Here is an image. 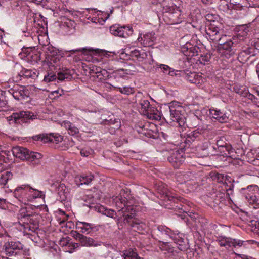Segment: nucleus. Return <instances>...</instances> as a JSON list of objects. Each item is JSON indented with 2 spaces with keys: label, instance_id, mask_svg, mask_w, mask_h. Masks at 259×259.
<instances>
[{
  "label": "nucleus",
  "instance_id": "59",
  "mask_svg": "<svg viewBox=\"0 0 259 259\" xmlns=\"http://www.w3.org/2000/svg\"><path fill=\"white\" fill-rule=\"evenodd\" d=\"M80 154L82 156L87 157L90 154V151L82 149L80 151Z\"/></svg>",
  "mask_w": 259,
  "mask_h": 259
},
{
  "label": "nucleus",
  "instance_id": "26",
  "mask_svg": "<svg viewBox=\"0 0 259 259\" xmlns=\"http://www.w3.org/2000/svg\"><path fill=\"white\" fill-rule=\"evenodd\" d=\"M160 199L164 201H172L174 203H177L179 201L183 202L184 200L182 197L177 194H172L169 192H163L162 194L161 195Z\"/></svg>",
  "mask_w": 259,
  "mask_h": 259
},
{
  "label": "nucleus",
  "instance_id": "6",
  "mask_svg": "<svg viewBox=\"0 0 259 259\" xmlns=\"http://www.w3.org/2000/svg\"><path fill=\"white\" fill-rule=\"evenodd\" d=\"M152 237L160 242L167 243L170 238L171 230L163 226H160L152 230Z\"/></svg>",
  "mask_w": 259,
  "mask_h": 259
},
{
  "label": "nucleus",
  "instance_id": "62",
  "mask_svg": "<svg viewBox=\"0 0 259 259\" xmlns=\"http://www.w3.org/2000/svg\"><path fill=\"white\" fill-rule=\"evenodd\" d=\"M64 125L65 127L68 129V131L71 128V127L72 126L73 124L69 121H67L64 123Z\"/></svg>",
  "mask_w": 259,
  "mask_h": 259
},
{
  "label": "nucleus",
  "instance_id": "54",
  "mask_svg": "<svg viewBox=\"0 0 259 259\" xmlns=\"http://www.w3.org/2000/svg\"><path fill=\"white\" fill-rule=\"evenodd\" d=\"M78 133L79 130L73 125H72V127H71V128L69 131V134L71 135H74L75 134H77Z\"/></svg>",
  "mask_w": 259,
  "mask_h": 259
},
{
  "label": "nucleus",
  "instance_id": "23",
  "mask_svg": "<svg viewBox=\"0 0 259 259\" xmlns=\"http://www.w3.org/2000/svg\"><path fill=\"white\" fill-rule=\"evenodd\" d=\"M204 131L202 129L197 128L194 130L187 135L186 138V143L190 144L194 142L197 139H199L201 135L203 133Z\"/></svg>",
  "mask_w": 259,
  "mask_h": 259
},
{
  "label": "nucleus",
  "instance_id": "32",
  "mask_svg": "<svg viewBox=\"0 0 259 259\" xmlns=\"http://www.w3.org/2000/svg\"><path fill=\"white\" fill-rule=\"evenodd\" d=\"M41 158L42 155L40 153L30 151L27 156V160L34 162V163L35 164L38 163L39 160Z\"/></svg>",
  "mask_w": 259,
  "mask_h": 259
},
{
  "label": "nucleus",
  "instance_id": "4",
  "mask_svg": "<svg viewBox=\"0 0 259 259\" xmlns=\"http://www.w3.org/2000/svg\"><path fill=\"white\" fill-rule=\"evenodd\" d=\"M208 205L215 210H219L226 206V200L225 194L219 192H215L208 196L206 199Z\"/></svg>",
  "mask_w": 259,
  "mask_h": 259
},
{
  "label": "nucleus",
  "instance_id": "35",
  "mask_svg": "<svg viewBox=\"0 0 259 259\" xmlns=\"http://www.w3.org/2000/svg\"><path fill=\"white\" fill-rule=\"evenodd\" d=\"M13 178V174L10 171H6L2 174L0 177V183L5 185L9 180H11Z\"/></svg>",
  "mask_w": 259,
  "mask_h": 259
},
{
  "label": "nucleus",
  "instance_id": "8",
  "mask_svg": "<svg viewBox=\"0 0 259 259\" xmlns=\"http://www.w3.org/2000/svg\"><path fill=\"white\" fill-rule=\"evenodd\" d=\"M217 148L219 152L222 153V155L226 157H232L233 155V149L231 145L228 144L224 137H222L217 141Z\"/></svg>",
  "mask_w": 259,
  "mask_h": 259
},
{
  "label": "nucleus",
  "instance_id": "10",
  "mask_svg": "<svg viewBox=\"0 0 259 259\" xmlns=\"http://www.w3.org/2000/svg\"><path fill=\"white\" fill-rule=\"evenodd\" d=\"M183 154L182 150L172 151L169 153L167 160L175 168H178L185 160Z\"/></svg>",
  "mask_w": 259,
  "mask_h": 259
},
{
  "label": "nucleus",
  "instance_id": "57",
  "mask_svg": "<svg viewBox=\"0 0 259 259\" xmlns=\"http://www.w3.org/2000/svg\"><path fill=\"white\" fill-rule=\"evenodd\" d=\"M97 72H98L99 74H101L103 76L104 78L109 77L108 72L105 70L97 71Z\"/></svg>",
  "mask_w": 259,
  "mask_h": 259
},
{
  "label": "nucleus",
  "instance_id": "14",
  "mask_svg": "<svg viewBox=\"0 0 259 259\" xmlns=\"http://www.w3.org/2000/svg\"><path fill=\"white\" fill-rule=\"evenodd\" d=\"M139 104L141 109L143 110V113L144 114L147 115V116L150 118H156L157 113H155V111L157 112L158 110L151 107L148 100L141 99L139 101Z\"/></svg>",
  "mask_w": 259,
  "mask_h": 259
},
{
  "label": "nucleus",
  "instance_id": "49",
  "mask_svg": "<svg viewBox=\"0 0 259 259\" xmlns=\"http://www.w3.org/2000/svg\"><path fill=\"white\" fill-rule=\"evenodd\" d=\"M218 16L215 15H213L212 14H208L206 15L205 18L208 21H210L212 22L211 23L215 24V20L218 18Z\"/></svg>",
  "mask_w": 259,
  "mask_h": 259
},
{
  "label": "nucleus",
  "instance_id": "27",
  "mask_svg": "<svg viewBox=\"0 0 259 259\" xmlns=\"http://www.w3.org/2000/svg\"><path fill=\"white\" fill-rule=\"evenodd\" d=\"M103 123L106 125L113 126V128H119L120 126V122L118 119L115 118L113 115L109 116L108 119H105Z\"/></svg>",
  "mask_w": 259,
  "mask_h": 259
},
{
  "label": "nucleus",
  "instance_id": "12",
  "mask_svg": "<svg viewBox=\"0 0 259 259\" xmlns=\"http://www.w3.org/2000/svg\"><path fill=\"white\" fill-rule=\"evenodd\" d=\"M170 119L176 122L180 127H184L186 122V119L181 111L174 107H169Z\"/></svg>",
  "mask_w": 259,
  "mask_h": 259
},
{
  "label": "nucleus",
  "instance_id": "11",
  "mask_svg": "<svg viewBox=\"0 0 259 259\" xmlns=\"http://www.w3.org/2000/svg\"><path fill=\"white\" fill-rule=\"evenodd\" d=\"M9 92L13 97L17 100H27L29 98V92L24 87L14 85L9 90Z\"/></svg>",
  "mask_w": 259,
  "mask_h": 259
},
{
  "label": "nucleus",
  "instance_id": "1",
  "mask_svg": "<svg viewBox=\"0 0 259 259\" xmlns=\"http://www.w3.org/2000/svg\"><path fill=\"white\" fill-rule=\"evenodd\" d=\"M113 201L117 208L119 209L117 213L124 218L125 221L131 226L135 227L142 224V222L135 218L136 206L128 204L127 199L123 197L120 193L118 196L112 197Z\"/></svg>",
  "mask_w": 259,
  "mask_h": 259
},
{
  "label": "nucleus",
  "instance_id": "36",
  "mask_svg": "<svg viewBox=\"0 0 259 259\" xmlns=\"http://www.w3.org/2000/svg\"><path fill=\"white\" fill-rule=\"evenodd\" d=\"M18 218L19 220V223H23V224H26L27 225H28L29 224H32L33 225H36L38 222H33L31 221V218L29 217L26 216H23V215L18 213Z\"/></svg>",
  "mask_w": 259,
  "mask_h": 259
},
{
  "label": "nucleus",
  "instance_id": "50",
  "mask_svg": "<svg viewBox=\"0 0 259 259\" xmlns=\"http://www.w3.org/2000/svg\"><path fill=\"white\" fill-rule=\"evenodd\" d=\"M128 66H130L129 69H127L126 68H122V71H123L124 73H125L126 75H132L133 74V72H135V67L131 64H129Z\"/></svg>",
  "mask_w": 259,
  "mask_h": 259
},
{
  "label": "nucleus",
  "instance_id": "17",
  "mask_svg": "<svg viewBox=\"0 0 259 259\" xmlns=\"http://www.w3.org/2000/svg\"><path fill=\"white\" fill-rule=\"evenodd\" d=\"M255 55V48L252 46L244 47L241 49V51L238 55V60L243 63L247 61L249 59V56H253Z\"/></svg>",
  "mask_w": 259,
  "mask_h": 259
},
{
  "label": "nucleus",
  "instance_id": "37",
  "mask_svg": "<svg viewBox=\"0 0 259 259\" xmlns=\"http://www.w3.org/2000/svg\"><path fill=\"white\" fill-rule=\"evenodd\" d=\"M79 242L82 246H91L94 245L95 241L91 238L82 235V236H81Z\"/></svg>",
  "mask_w": 259,
  "mask_h": 259
},
{
  "label": "nucleus",
  "instance_id": "21",
  "mask_svg": "<svg viewBox=\"0 0 259 259\" xmlns=\"http://www.w3.org/2000/svg\"><path fill=\"white\" fill-rule=\"evenodd\" d=\"M94 228V225L85 222L77 221L76 229L79 230L82 233L89 234Z\"/></svg>",
  "mask_w": 259,
  "mask_h": 259
},
{
  "label": "nucleus",
  "instance_id": "64",
  "mask_svg": "<svg viewBox=\"0 0 259 259\" xmlns=\"http://www.w3.org/2000/svg\"><path fill=\"white\" fill-rule=\"evenodd\" d=\"M1 152L5 156L6 155L7 156H10L11 152L7 150H2L1 151Z\"/></svg>",
  "mask_w": 259,
  "mask_h": 259
},
{
  "label": "nucleus",
  "instance_id": "56",
  "mask_svg": "<svg viewBox=\"0 0 259 259\" xmlns=\"http://www.w3.org/2000/svg\"><path fill=\"white\" fill-rule=\"evenodd\" d=\"M115 73L117 74L121 77H124L126 75L125 73H124L123 71H122V68L117 70L115 72Z\"/></svg>",
  "mask_w": 259,
  "mask_h": 259
},
{
  "label": "nucleus",
  "instance_id": "61",
  "mask_svg": "<svg viewBox=\"0 0 259 259\" xmlns=\"http://www.w3.org/2000/svg\"><path fill=\"white\" fill-rule=\"evenodd\" d=\"M30 2L35 3L36 4H44L45 3L46 0H29Z\"/></svg>",
  "mask_w": 259,
  "mask_h": 259
},
{
  "label": "nucleus",
  "instance_id": "53",
  "mask_svg": "<svg viewBox=\"0 0 259 259\" xmlns=\"http://www.w3.org/2000/svg\"><path fill=\"white\" fill-rule=\"evenodd\" d=\"M8 208V204L6 199L0 198V208L6 209Z\"/></svg>",
  "mask_w": 259,
  "mask_h": 259
},
{
  "label": "nucleus",
  "instance_id": "33",
  "mask_svg": "<svg viewBox=\"0 0 259 259\" xmlns=\"http://www.w3.org/2000/svg\"><path fill=\"white\" fill-rule=\"evenodd\" d=\"M31 189V188L28 185L22 186L15 190L14 195L15 197L24 195L28 191H30Z\"/></svg>",
  "mask_w": 259,
  "mask_h": 259
},
{
  "label": "nucleus",
  "instance_id": "41",
  "mask_svg": "<svg viewBox=\"0 0 259 259\" xmlns=\"http://www.w3.org/2000/svg\"><path fill=\"white\" fill-rule=\"evenodd\" d=\"M178 248L182 251H185L189 248L188 243L184 241V239L178 240L177 242Z\"/></svg>",
  "mask_w": 259,
  "mask_h": 259
},
{
  "label": "nucleus",
  "instance_id": "20",
  "mask_svg": "<svg viewBox=\"0 0 259 259\" xmlns=\"http://www.w3.org/2000/svg\"><path fill=\"white\" fill-rule=\"evenodd\" d=\"M19 213L23 215V216L25 215L31 218L32 222H39V216L36 212L33 211V208L31 206L21 208L19 211Z\"/></svg>",
  "mask_w": 259,
  "mask_h": 259
},
{
  "label": "nucleus",
  "instance_id": "24",
  "mask_svg": "<svg viewBox=\"0 0 259 259\" xmlns=\"http://www.w3.org/2000/svg\"><path fill=\"white\" fill-rule=\"evenodd\" d=\"M22 70L18 75L20 77H24L27 78L35 79L38 75L39 73L36 69H27L21 67Z\"/></svg>",
  "mask_w": 259,
  "mask_h": 259
},
{
  "label": "nucleus",
  "instance_id": "51",
  "mask_svg": "<svg viewBox=\"0 0 259 259\" xmlns=\"http://www.w3.org/2000/svg\"><path fill=\"white\" fill-rule=\"evenodd\" d=\"M87 51H88V49H87L86 48H78V49L71 50L68 51V52L70 53L69 54V55H70L71 54H73L77 52H83L84 53H87Z\"/></svg>",
  "mask_w": 259,
  "mask_h": 259
},
{
  "label": "nucleus",
  "instance_id": "15",
  "mask_svg": "<svg viewBox=\"0 0 259 259\" xmlns=\"http://www.w3.org/2000/svg\"><path fill=\"white\" fill-rule=\"evenodd\" d=\"M218 242L220 246L225 247L228 250L231 247H240L243 244L244 242H245V241L242 240L227 237L220 239Z\"/></svg>",
  "mask_w": 259,
  "mask_h": 259
},
{
  "label": "nucleus",
  "instance_id": "13",
  "mask_svg": "<svg viewBox=\"0 0 259 259\" xmlns=\"http://www.w3.org/2000/svg\"><path fill=\"white\" fill-rule=\"evenodd\" d=\"M219 25H217L215 24L210 23L206 28V34L209 38L213 41L219 40L220 36H222L220 33L221 24L219 23Z\"/></svg>",
  "mask_w": 259,
  "mask_h": 259
},
{
  "label": "nucleus",
  "instance_id": "19",
  "mask_svg": "<svg viewBox=\"0 0 259 259\" xmlns=\"http://www.w3.org/2000/svg\"><path fill=\"white\" fill-rule=\"evenodd\" d=\"M37 140L41 139L44 142H52L58 143L62 142L63 140V137L62 136L59 135L58 134H50L49 135H38L36 136Z\"/></svg>",
  "mask_w": 259,
  "mask_h": 259
},
{
  "label": "nucleus",
  "instance_id": "5",
  "mask_svg": "<svg viewBox=\"0 0 259 259\" xmlns=\"http://www.w3.org/2000/svg\"><path fill=\"white\" fill-rule=\"evenodd\" d=\"M23 245L19 241H7L4 245H0V250L6 255L9 256H16L21 252Z\"/></svg>",
  "mask_w": 259,
  "mask_h": 259
},
{
  "label": "nucleus",
  "instance_id": "42",
  "mask_svg": "<svg viewBox=\"0 0 259 259\" xmlns=\"http://www.w3.org/2000/svg\"><path fill=\"white\" fill-rule=\"evenodd\" d=\"M252 97L251 98V100L256 103H259V88H255L252 90Z\"/></svg>",
  "mask_w": 259,
  "mask_h": 259
},
{
  "label": "nucleus",
  "instance_id": "3",
  "mask_svg": "<svg viewBox=\"0 0 259 259\" xmlns=\"http://www.w3.org/2000/svg\"><path fill=\"white\" fill-rule=\"evenodd\" d=\"M74 73V70L73 69L63 68L57 73V75L52 72L48 73L47 75L45 76L44 81L46 82L55 81L56 79L60 81H69L73 78Z\"/></svg>",
  "mask_w": 259,
  "mask_h": 259
},
{
  "label": "nucleus",
  "instance_id": "52",
  "mask_svg": "<svg viewBox=\"0 0 259 259\" xmlns=\"http://www.w3.org/2000/svg\"><path fill=\"white\" fill-rule=\"evenodd\" d=\"M72 236L77 240L80 241L81 239V236H82V234L79 233L77 231H71Z\"/></svg>",
  "mask_w": 259,
  "mask_h": 259
},
{
  "label": "nucleus",
  "instance_id": "31",
  "mask_svg": "<svg viewBox=\"0 0 259 259\" xmlns=\"http://www.w3.org/2000/svg\"><path fill=\"white\" fill-rule=\"evenodd\" d=\"M211 177L213 180L216 181L218 183H223L224 181H225V183H226V181L227 180L229 181V178H231L230 177L225 176L223 174L218 172L212 173ZM230 182L231 181H229V182Z\"/></svg>",
  "mask_w": 259,
  "mask_h": 259
},
{
  "label": "nucleus",
  "instance_id": "39",
  "mask_svg": "<svg viewBox=\"0 0 259 259\" xmlns=\"http://www.w3.org/2000/svg\"><path fill=\"white\" fill-rule=\"evenodd\" d=\"M188 79L192 83L196 84L199 83L200 81H202L201 76L195 73H191Z\"/></svg>",
  "mask_w": 259,
  "mask_h": 259
},
{
  "label": "nucleus",
  "instance_id": "16",
  "mask_svg": "<svg viewBox=\"0 0 259 259\" xmlns=\"http://www.w3.org/2000/svg\"><path fill=\"white\" fill-rule=\"evenodd\" d=\"M233 42L231 40L225 41V43L219 44L218 45V51L222 55L229 57L234 54V51L232 49Z\"/></svg>",
  "mask_w": 259,
  "mask_h": 259
},
{
  "label": "nucleus",
  "instance_id": "40",
  "mask_svg": "<svg viewBox=\"0 0 259 259\" xmlns=\"http://www.w3.org/2000/svg\"><path fill=\"white\" fill-rule=\"evenodd\" d=\"M118 89L120 93L126 95L132 94L135 92V89L130 87L125 86L118 88Z\"/></svg>",
  "mask_w": 259,
  "mask_h": 259
},
{
  "label": "nucleus",
  "instance_id": "47",
  "mask_svg": "<svg viewBox=\"0 0 259 259\" xmlns=\"http://www.w3.org/2000/svg\"><path fill=\"white\" fill-rule=\"evenodd\" d=\"M124 255H125V259H141L137 253L133 250L129 251L127 254H124Z\"/></svg>",
  "mask_w": 259,
  "mask_h": 259
},
{
  "label": "nucleus",
  "instance_id": "44",
  "mask_svg": "<svg viewBox=\"0 0 259 259\" xmlns=\"http://www.w3.org/2000/svg\"><path fill=\"white\" fill-rule=\"evenodd\" d=\"M48 51L50 54V56H52L51 60L54 62H56V59H58V57H56L54 59H53V58H54L55 56L57 55L58 53H59L58 50L53 47H49L48 48Z\"/></svg>",
  "mask_w": 259,
  "mask_h": 259
},
{
  "label": "nucleus",
  "instance_id": "45",
  "mask_svg": "<svg viewBox=\"0 0 259 259\" xmlns=\"http://www.w3.org/2000/svg\"><path fill=\"white\" fill-rule=\"evenodd\" d=\"M182 53L186 56L190 57L191 51V46L190 44H186L181 49Z\"/></svg>",
  "mask_w": 259,
  "mask_h": 259
},
{
  "label": "nucleus",
  "instance_id": "9",
  "mask_svg": "<svg viewBox=\"0 0 259 259\" xmlns=\"http://www.w3.org/2000/svg\"><path fill=\"white\" fill-rule=\"evenodd\" d=\"M14 120L16 123L21 124L27 122L28 119H33L36 118V115L30 111H22L19 112L13 113L10 117Z\"/></svg>",
  "mask_w": 259,
  "mask_h": 259
},
{
  "label": "nucleus",
  "instance_id": "60",
  "mask_svg": "<svg viewBox=\"0 0 259 259\" xmlns=\"http://www.w3.org/2000/svg\"><path fill=\"white\" fill-rule=\"evenodd\" d=\"M160 68L162 70L163 72H165L169 69V67L167 65L164 64H160Z\"/></svg>",
  "mask_w": 259,
  "mask_h": 259
},
{
  "label": "nucleus",
  "instance_id": "2",
  "mask_svg": "<svg viewBox=\"0 0 259 259\" xmlns=\"http://www.w3.org/2000/svg\"><path fill=\"white\" fill-rule=\"evenodd\" d=\"M258 192V187L256 185H249L246 188H242L240 193L248 203L254 205V208L259 207V197L256 196Z\"/></svg>",
  "mask_w": 259,
  "mask_h": 259
},
{
  "label": "nucleus",
  "instance_id": "22",
  "mask_svg": "<svg viewBox=\"0 0 259 259\" xmlns=\"http://www.w3.org/2000/svg\"><path fill=\"white\" fill-rule=\"evenodd\" d=\"M57 191L59 197L58 200L61 202L66 201L69 196V191L65 184H59L57 187Z\"/></svg>",
  "mask_w": 259,
  "mask_h": 259
},
{
  "label": "nucleus",
  "instance_id": "55",
  "mask_svg": "<svg viewBox=\"0 0 259 259\" xmlns=\"http://www.w3.org/2000/svg\"><path fill=\"white\" fill-rule=\"evenodd\" d=\"M190 54V57L199 55V54H198V51L196 50L195 47H193V46H191V51Z\"/></svg>",
  "mask_w": 259,
  "mask_h": 259
},
{
  "label": "nucleus",
  "instance_id": "7",
  "mask_svg": "<svg viewBox=\"0 0 259 259\" xmlns=\"http://www.w3.org/2000/svg\"><path fill=\"white\" fill-rule=\"evenodd\" d=\"M111 33L115 36L126 38L133 33V29L131 27L128 26H120L115 24L110 27Z\"/></svg>",
  "mask_w": 259,
  "mask_h": 259
},
{
  "label": "nucleus",
  "instance_id": "28",
  "mask_svg": "<svg viewBox=\"0 0 259 259\" xmlns=\"http://www.w3.org/2000/svg\"><path fill=\"white\" fill-rule=\"evenodd\" d=\"M84 203V206L89 207L90 209H94L95 210L97 209V205H100L99 204L96 203V200L92 195H88L83 199Z\"/></svg>",
  "mask_w": 259,
  "mask_h": 259
},
{
  "label": "nucleus",
  "instance_id": "43",
  "mask_svg": "<svg viewBox=\"0 0 259 259\" xmlns=\"http://www.w3.org/2000/svg\"><path fill=\"white\" fill-rule=\"evenodd\" d=\"M131 56L132 57H136L137 59L140 60L141 59H144V56H146L145 53L143 52V53H141L140 51L135 49L133 51H131Z\"/></svg>",
  "mask_w": 259,
  "mask_h": 259
},
{
  "label": "nucleus",
  "instance_id": "30",
  "mask_svg": "<svg viewBox=\"0 0 259 259\" xmlns=\"http://www.w3.org/2000/svg\"><path fill=\"white\" fill-rule=\"evenodd\" d=\"M97 206L98 207L96 210L98 212L101 213L107 217L112 218H115V215H116L117 213L114 211V210L112 209H108L105 208L103 206L100 205Z\"/></svg>",
  "mask_w": 259,
  "mask_h": 259
},
{
  "label": "nucleus",
  "instance_id": "25",
  "mask_svg": "<svg viewBox=\"0 0 259 259\" xmlns=\"http://www.w3.org/2000/svg\"><path fill=\"white\" fill-rule=\"evenodd\" d=\"M210 115L212 118L217 119L219 122H226L228 118L220 110L211 109L209 110Z\"/></svg>",
  "mask_w": 259,
  "mask_h": 259
},
{
  "label": "nucleus",
  "instance_id": "38",
  "mask_svg": "<svg viewBox=\"0 0 259 259\" xmlns=\"http://www.w3.org/2000/svg\"><path fill=\"white\" fill-rule=\"evenodd\" d=\"M236 93L242 97L247 98L251 100V98L252 97V92H249L248 90L246 87H243L242 89H238Z\"/></svg>",
  "mask_w": 259,
  "mask_h": 259
},
{
  "label": "nucleus",
  "instance_id": "46",
  "mask_svg": "<svg viewBox=\"0 0 259 259\" xmlns=\"http://www.w3.org/2000/svg\"><path fill=\"white\" fill-rule=\"evenodd\" d=\"M29 56H30V57L31 58V61L32 62L38 63V61L41 59L40 54L39 52L36 54H34L33 53H30Z\"/></svg>",
  "mask_w": 259,
  "mask_h": 259
},
{
  "label": "nucleus",
  "instance_id": "18",
  "mask_svg": "<svg viewBox=\"0 0 259 259\" xmlns=\"http://www.w3.org/2000/svg\"><path fill=\"white\" fill-rule=\"evenodd\" d=\"M12 152L15 157L23 160H27L30 150L26 148L17 146L12 148Z\"/></svg>",
  "mask_w": 259,
  "mask_h": 259
},
{
  "label": "nucleus",
  "instance_id": "34",
  "mask_svg": "<svg viewBox=\"0 0 259 259\" xmlns=\"http://www.w3.org/2000/svg\"><path fill=\"white\" fill-rule=\"evenodd\" d=\"M200 57L196 61V63L206 64L207 62L210 61L211 58V55L209 53L201 54L199 55Z\"/></svg>",
  "mask_w": 259,
  "mask_h": 259
},
{
  "label": "nucleus",
  "instance_id": "63",
  "mask_svg": "<svg viewBox=\"0 0 259 259\" xmlns=\"http://www.w3.org/2000/svg\"><path fill=\"white\" fill-rule=\"evenodd\" d=\"M7 104V101L5 100L0 98V107H4Z\"/></svg>",
  "mask_w": 259,
  "mask_h": 259
},
{
  "label": "nucleus",
  "instance_id": "48",
  "mask_svg": "<svg viewBox=\"0 0 259 259\" xmlns=\"http://www.w3.org/2000/svg\"><path fill=\"white\" fill-rule=\"evenodd\" d=\"M144 41H146V44L148 43L149 46L151 45L152 43L155 40V37L151 34L144 35Z\"/></svg>",
  "mask_w": 259,
  "mask_h": 259
},
{
  "label": "nucleus",
  "instance_id": "58",
  "mask_svg": "<svg viewBox=\"0 0 259 259\" xmlns=\"http://www.w3.org/2000/svg\"><path fill=\"white\" fill-rule=\"evenodd\" d=\"M211 148L213 149V153L212 154L214 155H222V153H220L219 152L218 149L217 148V144H216L215 145H213Z\"/></svg>",
  "mask_w": 259,
  "mask_h": 259
},
{
  "label": "nucleus",
  "instance_id": "29",
  "mask_svg": "<svg viewBox=\"0 0 259 259\" xmlns=\"http://www.w3.org/2000/svg\"><path fill=\"white\" fill-rule=\"evenodd\" d=\"M93 178L94 176L92 175H81L75 178V181L78 185L89 184Z\"/></svg>",
  "mask_w": 259,
  "mask_h": 259
}]
</instances>
